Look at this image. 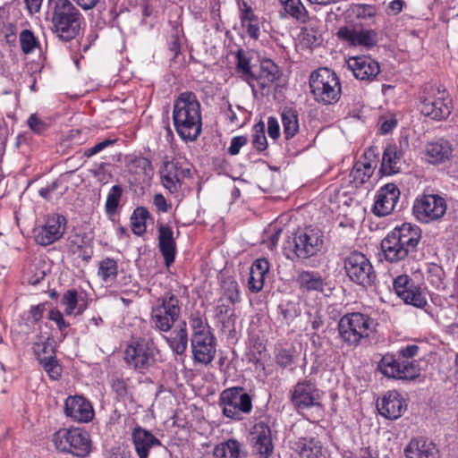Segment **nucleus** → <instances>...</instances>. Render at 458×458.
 I'll list each match as a JSON object with an SVG mask.
<instances>
[{
    "label": "nucleus",
    "instance_id": "39448f33",
    "mask_svg": "<svg viewBox=\"0 0 458 458\" xmlns=\"http://www.w3.org/2000/svg\"><path fill=\"white\" fill-rule=\"evenodd\" d=\"M182 303L173 292H165L151 306L150 322L160 332L170 331L180 318Z\"/></svg>",
    "mask_w": 458,
    "mask_h": 458
},
{
    "label": "nucleus",
    "instance_id": "2f4dec72",
    "mask_svg": "<svg viewBox=\"0 0 458 458\" xmlns=\"http://www.w3.org/2000/svg\"><path fill=\"white\" fill-rule=\"evenodd\" d=\"M403 153L395 145H388L383 153L380 170L385 174H397L401 170Z\"/></svg>",
    "mask_w": 458,
    "mask_h": 458
},
{
    "label": "nucleus",
    "instance_id": "4c0bfd02",
    "mask_svg": "<svg viewBox=\"0 0 458 458\" xmlns=\"http://www.w3.org/2000/svg\"><path fill=\"white\" fill-rule=\"evenodd\" d=\"M236 59L237 73H239L240 77L251 87L253 93H255L253 84L254 72L251 70L250 59L246 56L245 52L242 49H239L237 51Z\"/></svg>",
    "mask_w": 458,
    "mask_h": 458
},
{
    "label": "nucleus",
    "instance_id": "ea45409f",
    "mask_svg": "<svg viewBox=\"0 0 458 458\" xmlns=\"http://www.w3.org/2000/svg\"><path fill=\"white\" fill-rule=\"evenodd\" d=\"M286 14L301 22H306L309 13L301 0H279Z\"/></svg>",
    "mask_w": 458,
    "mask_h": 458
},
{
    "label": "nucleus",
    "instance_id": "473e14b6",
    "mask_svg": "<svg viewBox=\"0 0 458 458\" xmlns=\"http://www.w3.org/2000/svg\"><path fill=\"white\" fill-rule=\"evenodd\" d=\"M269 270V262L266 259H258L250 267L248 287L252 293L262 290L265 278Z\"/></svg>",
    "mask_w": 458,
    "mask_h": 458
},
{
    "label": "nucleus",
    "instance_id": "20e7f679",
    "mask_svg": "<svg viewBox=\"0 0 458 458\" xmlns=\"http://www.w3.org/2000/svg\"><path fill=\"white\" fill-rule=\"evenodd\" d=\"M375 322L369 316L353 312L343 316L338 322L341 340L348 346L356 347L368 339L374 331Z\"/></svg>",
    "mask_w": 458,
    "mask_h": 458
},
{
    "label": "nucleus",
    "instance_id": "864d4df0",
    "mask_svg": "<svg viewBox=\"0 0 458 458\" xmlns=\"http://www.w3.org/2000/svg\"><path fill=\"white\" fill-rule=\"evenodd\" d=\"M190 326L192 330L191 337L211 334L210 327L199 316H192Z\"/></svg>",
    "mask_w": 458,
    "mask_h": 458
},
{
    "label": "nucleus",
    "instance_id": "052dcab7",
    "mask_svg": "<svg viewBox=\"0 0 458 458\" xmlns=\"http://www.w3.org/2000/svg\"><path fill=\"white\" fill-rule=\"evenodd\" d=\"M276 363L282 368H287L293 363V355L290 350L283 349L276 356Z\"/></svg>",
    "mask_w": 458,
    "mask_h": 458
},
{
    "label": "nucleus",
    "instance_id": "49530a36",
    "mask_svg": "<svg viewBox=\"0 0 458 458\" xmlns=\"http://www.w3.org/2000/svg\"><path fill=\"white\" fill-rule=\"evenodd\" d=\"M34 352L39 363L55 357V351L49 338L42 343H36Z\"/></svg>",
    "mask_w": 458,
    "mask_h": 458
},
{
    "label": "nucleus",
    "instance_id": "f257e3e1",
    "mask_svg": "<svg viewBox=\"0 0 458 458\" xmlns=\"http://www.w3.org/2000/svg\"><path fill=\"white\" fill-rule=\"evenodd\" d=\"M174 129L184 141H194L202 131L201 104L191 91H184L174 101Z\"/></svg>",
    "mask_w": 458,
    "mask_h": 458
},
{
    "label": "nucleus",
    "instance_id": "09e8293b",
    "mask_svg": "<svg viewBox=\"0 0 458 458\" xmlns=\"http://www.w3.org/2000/svg\"><path fill=\"white\" fill-rule=\"evenodd\" d=\"M349 11L352 15L355 16L357 19L363 20L373 18L377 13L376 6L364 4H353L351 5Z\"/></svg>",
    "mask_w": 458,
    "mask_h": 458
},
{
    "label": "nucleus",
    "instance_id": "f03ea898",
    "mask_svg": "<svg viewBox=\"0 0 458 458\" xmlns=\"http://www.w3.org/2000/svg\"><path fill=\"white\" fill-rule=\"evenodd\" d=\"M421 239L420 228L411 223L396 226L381 241V250L389 263H398L415 256Z\"/></svg>",
    "mask_w": 458,
    "mask_h": 458
},
{
    "label": "nucleus",
    "instance_id": "7c9ffc66",
    "mask_svg": "<svg viewBox=\"0 0 458 458\" xmlns=\"http://www.w3.org/2000/svg\"><path fill=\"white\" fill-rule=\"evenodd\" d=\"M453 146L445 140L440 139L427 145L426 155L432 164H440L449 160L453 156Z\"/></svg>",
    "mask_w": 458,
    "mask_h": 458
},
{
    "label": "nucleus",
    "instance_id": "c85d7f7f",
    "mask_svg": "<svg viewBox=\"0 0 458 458\" xmlns=\"http://www.w3.org/2000/svg\"><path fill=\"white\" fill-rule=\"evenodd\" d=\"M406 458H440L436 445L428 439H412L404 449Z\"/></svg>",
    "mask_w": 458,
    "mask_h": 458
},
{
    "label": "nucleus",
    "instance_id": "4468645a",
    "mask_svg": "<svg viewBox=\"0 0 458 458\" xmlns=\"http://www.w3.org/2000/svg\"><path fill=\"white\" fill-rule=\"evenodd\" d=\"M337 38L351 47L369 49L377 45V34L373 30H364L361 24L349 22L338 29Z\"/></svg>",
    "mask_w": 458,
    "mask_h": 458
},
{
    "label": "nucleus",
    "instance_id": "f704fd0d",
    "mask_svg": "<svg viewBox=\"0 0 458 458\" xmlns=\"http://www.w3.org/2000/svg\"><path fill=\"white\" fill-rule=\"evenodd\" d=\"M213 454L215 458H247L242 445L235 439H229L217 445Z\"/></svg>",
    "mask_w": 458,
    "mask_h": 458
},
{
    "label": "nucleus",
    "instance_id": "5701e85b",
    "mask_svg": "<svg viewBox=\"0 0 458 458\" xmlns=\"http://www.w3.org/2000/svg\"><path fill=\"white\" fill-rule=\"evenodd\" d=\"M400 197V191L394 183H387L383 186L376 196L373 212L378 216L389 215L397 204Z\"/></svg>",
    "mask_w": 458,
    "mask_h": 458
},
{
    "label": "nucleus",
    "instance_id": "4d7b16f0",
    "mask_svg": "<svg viewBox=\"0 0 458 458\" xmlns=\"http://www.w3.org/2000/svg\"><path fill=\"white\" fill-rule=\"evenodd\" d=\"M48 318L55 322L63 337H65L67 335L66 329L69 327L70 324L64 319L63 314L59 310H51L48 314Z\"/></svg>",
    "mask_w": 458,
    "mask_h": 458
},
{
    "label": "nucleus",
    "instance_id": "cd10ccee",
    "mask_svg": "<svg viewBox=\"0 0 458 458\" xmlns=\"http://www.w3.org/2000/svg\"><path fill=\"white\" fill-rule=\"evenodd\" d=\"M131 440L139 458H148L153 446L161 445V442L150 431L137 426L131 432Z\"/></svg>",
    "mask_w": 458,
    "mask_h": 458
},
{
    "label": "nucleus",
    "instance_id": "603ef678",
    "mask_svg": "<svg viewBox=\"0 0 458 458\" xmlns=\"http://www.w3.org/2000/svg\"><path fill=\"white\" fill-rule=\"evenodd\" d=\"M127 167L131 173L140 174H146L148 169H150V161L143 157H134L130 158Z\"/></svg>",
    "mask_w": 458,
    "mask_h": 458
},
{
    "label": "nucleus",
    "instance_id": "774afa93",
    "mask_svg": "<svg viewBox=\"0 0 458 458\" xmlns=\"http://www.w3.org/2000/svg\"><path fill=\"white\" fill-rule=\"evenodd\" d=\"M267 133L270 138L277 139L280 135V127L278 121L275 117H268L267 119Z\"/></svg>",
    "mask_w": 458,
    "mask_h": 458
},
{
    "label": "nucleus",
    "instance_id": "72a5a7b5",
    "mask_svg": "<svg viewBox=\"0 0 458 458\" xmlns=\"http://www.w3.org/2000/svg\"><path fill=\"white\" fill-rule=\"evenodd\" d=\"M239 9L242 26L250 38H258L259 36V21L252 7L247 2L242 1L239 3Z\"/></svg>",
    "mask_w": 458,
    "mask_h": 458
},
{
    "label": "nucleus",
    "instance_id": "bb28decb",
    "mask_svg": "<svg viewBox=\"0 0 458 458\" xmlns=\"http://www.w3.org/2000/svg\"><path fill=\"white\" fill-rule=\"evenodd\" d=\"M158 230V247L162 253L165 265L169 267L174 261L176 253V242L174 238V232L168 225L160 224Z\"/></svg>",
    "mask_w": 458,
    "mask_h": 458
},
{
    "label": "nucleus",
    "instance_id": "6e6d98bb",
    "mask_svg": "<svg viewBox=\"0 0 458 458\" xmlns=\"http://www.w3.org/2000/svg\"><path fill=\"white\" fill-rule=\"evenodd\" d=\"M59 184H60V181L55 180V181L52 182L50 184H47V186L42 187L38 191V193L42 198H44L47 200H51L54 198L57 199L63 195V192L55 193V191L58 189Z\"/></svg>",
    "mask_w": 458,
    "mask_h": 458
},
{
    "label": "nucleus",
    "instance_id": "4be33fe9",
    "mask_svg": "<svg viewBox=\"0 0 458 458\" xmlns=\"http://www.w3.org/2000/svg\"><path fill=\"white\" fill-rule=\"evenodd\" d=\"M160 174L163 185L170 192H176L181 187L182 180L191 176L190 169L183 167L178 161L165 162Z\"/></svg>",
    "mask_w": 458,
    "mask_h": 458
},
{
    "label": "nucleus",
    "instance_id": "a211bd4d",
    "mask_svg": "<svg viewBox=\"0 0 458 458\" xmlns=\"http://www.w3.org/2000/svg\"><path fill=\"white\" fill-rule=\"evenodd\" d=\"M191 346L195 362L208 365L215 359L216 352V338L212 333L191 337Z\"/></svg>",
    "mask_w": 458,
    "mask_h": 458
},
{
    "label": "nucleus",
    "instance_id": "423d86ee",
    "mask_svg": "<svg viewBox=\"0 0 458 458\" xmlns=\"http://www.w3.org/2000/svg\"><path fill=\"white\" fill-rule=\"evenodd\" d=\"M124 360L135 370L144 373L160 360V351L152 339L139 338L126 347Z\"/></svg>",
    "mask_w": 458,
    "mask_h": 458
},
{
    "label": "nucleus",
    "instance_id": "dca6fc26",
    "mask_svg": "<svg viewBox=\"0 0 458 458\" xmlns=\"http://www.w3.org/2000/svg\"><path fill=\"white\" fill-rule=\"evenodd\" d=\"M393 287L397 296L406 304L417 308H424L427 305V300L420 287L409 276H398L393 282Z\"/></svg>",
    "mask_w": 458,
    "mask_h": 458
},
{
    "label": "nucleus",
    "instance_id": "a19ab883",
    "mask_svg": "<svg viewBox=\"0 0 458 458\" xmlns=\"http://www.w3.org/2000/svg\"><path fill=\"white\" fill-rule=\"evenodd\" d=\"M78 293L73 289L66 291L61 299V304L64 306V312L66 315L82 313L85 307L78 304Z\"/></svg>",
    "mask_w": 458,
    "mask_h": 458
},
{
    "label": "nucleus",
    "instance_id": "69168bd1",
    "mask_svg": "<svg viewBox=\"0 0 458 458\" xmlns=\"http://www.w3.org/2000/svg\"><path fill=\"white\" fill-rule=\"evenodd\" d=\"M248 142L247 137L245 136H236L233 137L231 140L230 147L228 148V153L234 156L237 155L242 147L246 145Z\"/></svg>",
    "mask_w": 458,
    "mask_h": 458
},
{
    "label": "nucleus",
    "instance_id": "a878e982",
    "mask_svg": "<svg viewBox=\"0 0 458 458\" xmlns=\"http://www.w3.org/2000/svg\"><path fill=\"white\" fill-rule=\"evenodd\" d=\"M379 413L388 420L400 418L407 408L405 401L397 391H389L377 403Z\"/></svg>",
    "mask_w": 458,
    "mask_h": 458
},
{
    "label": "nucleus",
    "instance_id": "ddd939ff",
    "mask_svg": "<svg viewBox=\"0 0 458 458\" xmlns=\"http://www.w3.org/2000/svg\"><path fill=\"white\" fill-rule=\"evenodd\" d=\"M412 211L420 222L428 224L443 217L446 212V202L438 195H423L416 199Z\"/></svg>",
    "mask_w": 458,
    "mask_h": 458
},
{
    "label": "nucleus",
    "instance_id": "f3484780",
    "mask_svg": "<svg viewBox=\"0 0 458 458\" xmlns=\"http://www.w3.org/2000/svg\"><path fill=\"white\" fill-rule=\"evenodd\" d=\"M66 219L64 216L54 214L49 216L45 225L34 231L35 242L47 246L59 240L64 233Z\"/></svg>",
    "mask_w": 458,
    "mask_h": 458
},
{
    "label": "nucleus",
    "instance_id": "2eb2a0df",
    "mask_svg": "<svg viewBox=\"0 0 458 458\" xmlns=\"http://www.w3.org/2000/svg\"><path fill=\"white\" fill-rule=\"evenodd\" d=\"M451 102L446 98V93L439 89L431 88L423 97L420 105V112L435 120H443L451 114Z\"/></svg>",
    "mask_w": 458,
    "mask_h": 458
},
{
    "label": "nucleus",
    "instance_id": "9d476101",
    "mask_svg": "<svg viewBox=\"0 0 458 458\" xmlns=\"http://www.w3.org/2000/svg\"><path fill=\"white\" fill-rule=\"evenodd\" d=\"M377 369L387 378L402 381L414 380L420 374L418 361L402 360L398 356L389 352L381 357Z\"/></svg>",
    "mask_w": 458,
    "mask_h": 458
},
{
    "label": "nucleus",
    "instance_id": "79ce46f5",
    "mask_svg": "<svg viewBox=\"0 0 458 458\" xmlns=\"http://www.w3.org/2000/svg\"><path fill=\"white\" fill-rule=\"evenodd\" d=\"M149 217V212L146 208H135L131 217V229L133 233L141 236L146 232V221Z\"/></svg>",
    "mask_w": 458,
    "mask_h": 458
},
{
    "label": "nucleus",
    "instance_id": "5fc2aeb1",
    "mask_svg": "<svg viewBox=\"0 0 458 458\" xmlns=\"http://www.w3.org/2000/svg\"><path fill=\"white\" fill-rule=\"evenodd\" d=\"M44 370L47 373L49 377L53 380H57L62 375V368L56 360V357L49 359L45 362L40 363Z\"/></svg>",
    "mask_w": 458,
    "mask_h": 458
},
{
    "label": "nucleus",
    "instance_id": "de8ad7c7",
    "mask_svg": "<svg viewBox=\"0 0 458 458\" xmlns=\"http://www.w3.org/2000/svg\"><path fill=\"white\" fill-rule=\"evenodd\" d=\"M123 189L120 185H114L107 194L106 201V211L109 215L116 212L122 197Z\"/></svg>",
    "mask_w": 458,
    "mask_h": 458
},
{
    "label": "nucleus",
    "instance_id": "aec40b11",
    "mask_svg": "<svg viewBox=\"0 0 458 458\" xmlns=\"http://www.w3.org/2000/svg\"><path fill=\"white\" fill-rule=\"evenodd\" d=\"M319 392L310 380L298 382L292 394V402L298 410L318 405Z\"/></svg>",
    "mask_w": 458,
    "mask_h": 458
},
{
    "label": "nucleus",
    "instance_id": "7ed1b4c3",
    "mask_svg": "<svg viewBox=\"0 0 458 458\" xmlns=\"http://www.w3.org/2000/svg\"><path fill=\"white\" fill-rule=\"evenodd\" d=\"M47 8L53 33L64 42L76 38L83 21L77 6L71 0H48Z\"/></svg>",
    "mask_w": 458,
    "mask_h": 458
},
{
    "label": "nucleus",
    "instance_id": "0e129e2a",
    "mask_svg": "<svg viewBox=\"0 0 458 458\" xmlns=\"http://www.w3.org/2000/svg\"><path fill=\"white\" fill-rule=\"evenodd\" d=\"M231 303L227 302L224 298H219L218 303L216 307V316L220 320H224L226 317L229 316V313L232 311Z\"/></svg>",
    "mask_w": 458,
    "mask_h": 458
},
{
    "label": "nucleus",
    "instance_id": "8fccbe9b",
    "mask_svg": "<svg viewBox=\"0 0 458 458\" xmlns=\"http://www.w3.org/2000/svg\"><path fill=\"white\" fill-rule=\"evenodd\" d=\"M252 145L259 151H263L267 147V141L265 135V124L262 121L253 126Z\"/></svg>",
    "mask_w": 458,
    "mask_h": 458
},
{
    "label": "nucleus",
    "instance_id": "13d9d810",
    "mask_svg": "<svg viewBox=\"0 0 458 458\" xmlns=\"http://www.w3.org/2000/svg\"><path fill=\"white\" fill-rule=\"evenodd\" d=\"M420 347L416 344H408L397 352V356L402 360L416 361L413 358L418 355Z\"/></svg>",
    "mask_w": 458,
    "mask_h": 458
},
{
    "label": "nucleus",
    "instance_id": "e433bc0d",
    "mask_svg": "<svg viewBox=\"0 0 458 458\" xmlns=\"http://www.w3.org/2000/svg\"><path fill=\"white\" fill-rule=\"evenodd\" d=\"M284 135L286 140L293 138L299 131L298 112L291 107H284L281 114Z\"/></svg>",
    "mask_w": 458,
    "mask_h": 458
},
{
    "label": "nucleus",
    "instance_id": "e2e57ef3",
    "mask_svg": "<svg viewBox=\"0 0 458 458\" xmlns=\"http://www.w3.org/2000/svg\"><path fill=\"white\" fill-rule=\"evenodd\" d=\"M112 390L118 399H124L128 394L127 384L123 378H115L112 382Z\"/></svg>",
    "mask_w": 458,
    "mask_h": 458
},
{
    "label": "nucleus",
    "instance_id": "c03bdc74",
    "mask_svg": "<svg viewBox=\"0 0 458 458\" xmlns=\"http://www.w3.org/2000/svg\"><path fill=\"white\" fill-rule=\"evenodd\" d=\"M98 276L106 283L112 282L117 276V263L114 259L106 258L99 263Z\"/></svg>",
    "mask_w": 458,
    "mask_h": 458
},
{
    "label": "nucleus",
    "instance_id": "f8f14e48",
    "mask_svg": "<svg viewBox=\"0 0 458 458\" xmlns=\"http://www.w3.org/2000/svg\"><path fill=\"white\" fill-rule=\"evenodd\" d=\"M323 233L319 229L308 227L298 231L288 244L298 259H309L320 251L323 246Z\"/></svg>",
    "mask_w": 458,
    "mask_h": 458
},
{
    "label": "nucleus",
    "instance_id": "0eeeda50",
    "mask_svg": "<svg viewBox=\"0 0 458 458\" xmlns=\"http://www.w3.org/2000/svg\"><path fill=\"white\" fill-rule=\"evenodd\" d=\"M310 87L318 102L332 105L340 99L339 78L328 68H319L313 72L310 77Z\"/></svg>",
    "mask_w": 458,
    "mask_h": 458
},
{
    "label": "nucleus",
    "instance_id": "1a4fd4ad",
    "mask_svg": "<svg viewBox=\"0 0 458 458\" xmlns=\"http://www.w3.org/2000/svg\"><path fill=\"white\" fill-rule=\"evenodd\" d=\"M219 405L225 417L242 420L244 415H249L252 411V398L243 387H229L220 394Z\"/></svg>",
    "mask_w": 458,
    "mask_h": 458
},
{
    "label": "nucleus",
    "instance_id": "393cba45",
    "mask_svg": "<svg viewBox=\"0 0 458 458\" xmlns=\"http://www.w3.org/2000/svg\"><path fill=\"white\" fill-rule=\"evenodd\" d=\"M296 284L302 292H319L331 291L333 288L330 284L318 271L300 270L297 272Z\"/></svg>",
    "mask_w": 458,
    "mask_h": 458
},
{
    "label": "nucleus",
    "instance_id": "6e6552de",
    "mask_svg": "<svg viewBox=\"0 0 458 458\" xmlns=\"http://www.w3.org/2000/svg\"><path fill=\"white\" fill-rule=\"evenodd\" d=\"M53 442L57 450L79 457H85L91 451L89 434L79 428L59 429L54 434Z\"/></svg>",
    "mask_w": 458,
    "mask_h": 458
},
{
    "label": "nucleus",
    "instance_id": "bf43d9fd",
    "mask_svg": "<svg viewBox=\"0 0 458 458\" xmlns=\"http://www.w3.org/2000/svg\"><path fill=\"white\" fill-rule=\"evenodd\" d=\"M115 142H116V140H110V139L104 140L103 141L95 144L91 148L85 149L84 156L87 157H91L92 156L99 153L106 148H107L111 145H114Z\"/></svg>",
    "mask_w": 458,
    "mask_h": 458
},
{
    "label": "nucleus",
    "instance_id": "c9c22d12",
    "mask_svg": "<svg viewBox=\"0 0 458 458\" xmlns=\"http://www.w3.org/2000/svg\"><path fill=\"white\" fill-rule=\"evenodd\" d=\"M169 347L178 355H182L188 346V333L186 323L182 321L179 324L178 328L174 330L171 336L165 337Z\"/></svg>",
    "mask_w": 458,
    "mask_h": 458
},
{
    "label": "nucleus",
    "instance_id": "3c124183",
    "mask_svg": "<svg viewBox=\"0 0 458 458\" xmlns=\"http://www.w3.org/2000/svg\"><path fill=\"white\" fill-rule=\"evenodd\" d=\"M20 45L24 54H30L38 47V42L31 30H23L20 34Z\"/></svg>",
    "mask_w": 458,
    "mask_h": 458
},
{
    "label": "nucleus",
    "instance_id": "680f3d73",
    "mask_svg": "<svg viewBox=\"0 0 458 458\" xmlns=\"http://www.w3.org/2000/svg\"><path fill=\"white\" fill-rule=\"evenodd\" d=\"M28 125L29 127L38 134L42 133L44 131L47 130V124L41 120L39 117H38L36 114H31L28 119Z\"/></svg>",
    "mask_w": 458,
    "mask_h": 458
},
{
    "label": "nucleus",
    "instance_id": "412c9836",
    "mask_svg": "<svg viewBox=\"0 0 458 458\" xmlns=\"http://www.w3.org/2000/svg\"><path fill=\"white\" fill-rule=\"evenodd\" d=\"M346 64L354 77L360 81H372L380 72L378 63L369 55L350 57Z\"/></svg>",
    "mask_w": 458,
    "mask_h": 458
},
{
    "label": "nucleus",
    "instance_id": "b1692460",
    "mask_svg": "<svg viewBox=\"0 0 458 458\" xmlns=\"http://www.w3.org/2000/svg\"><path fill=\"white\" fill-rule=\"evenodd\" d=\"M64 413L78 422H89L94 415L90 403L81 396H69L65 400Z\"/></svg>",
    "mask_w": 458,
    "mask_h": 458
},
{
    "label": "nucleus",
    "instance_id": "c756f323",
    "mask_svg": "<svg viewBox=\"0 0 458 458\" xmlns=\"http://www.w3.org/2000/svg\"><path fill=\"white\" fill-rule=\"evenodd\" d=\"M280 76L278 66L272 60L264 59L260 62L258 73L254 72L253 82L257 81L261 89H264L279 80Z\"/></svg>",
    "mask_w": 458,
    "mask_h": 458
},
{
    "label": "nucleus",
    "instance_id": "a18cd8bd",
    "mask_svg": "<svg viewBox=\"0 0 458 458\" xmlns=\"http://www.w3.org/2000/svg\"><path fill=\"white\" fill-rule=\"evenodd\" d=\"M227 302L234 304L239 302V284L238 283L231 278H228L222 283V296Z\"/></svg>",
    "mask_w": 458,
    "mask_h": 458
},
{
    "label": "nucleus",
    "instance_id": "37998d69",
    "mask_svg": "<svg viewBox=\"0 0 458 458\" xmlns=\"http://www.w3.org/2000/svg\"><path fill=\"white\" fill-rule=\"evenodd\" d=\"M373 174V167L370 162H357L350 176L356 184H363Z\"/></svg>",
    "mask_w": 458,
    "mask_h": 458
},
{
    "label": "nucleus",
    "instance_id": "338daca9",
    "mask_svg": "<svg viewBox=\"0 0 458 458\" xmlns=\"http://www.w3.org/2000/svg\"><path fill=\"white\" fill-rule=\"evenodd\" d=\"M46 310V303H39L36 306H32L30 310V316L28 319H31L33 323L38 322Z\"/></svg>",
    "mask_w": 458,
    "mask_h": 458
},
{
    "label": "nucleus",
    "instance_id": "58836bf2",
    "mask_svg": "<svg viewBox=\"0 0 458 458\" xmlns=\"http://www.w3.org/2000/svg\"><path fill=\"white\" fill-rule=\"evenodd\" d=\"M295 450L301 458H318L321 454V445L315 439L302 438L295 443Z\"/></svg>",
    "mask_w": 458,
    "mask_h": 458
},
{
    "label": "nucleus",
    "instance_id": "9b49d317",
    "mask_svg": "<svg viewBox=\"0 0 458 458\" xmlns=\"http://www.w3.org/2000/svg\"><path fill=\"white\" fill-rule=\"evenodd\" d=\"M344 267L348 278L358 285L369 287L377 279L371 262L361 252H351L344 260Z\"/></svg>",
    "mask_w": 458,
    "mask_h": 458
},
{
    "label": "nucleus",
    "instance_id": "6ab92c4d",
    "mask_svg": "<svg viewBox=\"0 0 458 458\" xmlns=\"http://www.w3.org/2000/svg\"><path fill=\"white\" fill-rule=\"evenodd\" d=\"M250 441L260 458H268L273 453L271 429L263 421L256 423L250 431Z\"/></svg>",
    "mask_w": 458,
    "mask_h": 458
}]
</instances>
